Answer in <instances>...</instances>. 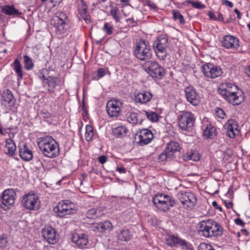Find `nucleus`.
I'll list each match as a JSON object with an SVG mask.
<instances>
[{"label": "nucleus", "mask_w": 250, "mask_h": 250, "mask_svg": "<svg viewBox=\"0 0 250 250\" xmlns=\"http://www.w3.org/2000/svg\"><path fill=\"white\" fill-rule=\"evenodd\" d=\"M144 67L145 71L152 78L161 79L166 74L165 69L156 62H146Z\"/></svg>", "instance_id": "423d86ee"}, {"label": "nucleus", "mask_w": 250, "mask_h": 250, "mask_svg": "<svg viewBox=\"0 0 250 250\" xmlns=\"http://www.w3.org/2000/svg\"><path fill=\"white\" fill-rule=\"evenodd\" d=\"M227 129V135L231 138L235 137L238 134L239 131L238 129V125L236 121L234 120H229L224 125Z\"/></svg>", "instance_id": "aec40b11"}, {"label": "nucleus", "mask_w": 250, "mask_h": 250, "mask_svg": "<svg viewBox=\"0 0 250 250\" xmlns=\"http://www.w3.org/2000/svg\"><path fill=\"white\" fill-rule=\"evenodd\" d=\"M106 35H111L113 32V27L109 23H105L103 28Z\"/></svg>", "instance_id": "49530a36"}, {"label": "nucleus", "mask_w": 250, "mask_h": 250, "mask_svg": "<svg viewBox=\"0 0 250 250\" xmlns=\"http://www.w3.org/2000/svg\"><path fill=\"white\" fill-rule=\"evenodd\" d=\"M235 223H236V224L240 225L241 226H244L245 225V223L243 221L242 219H241L239 218L235 219Z\"/></svg>", "instance_id": "5fc2aeb1"}, {"label": "nucleus", "mask_w": 250, "mask_h": 250, "mask_svg": "<svg viewBox=\"0 0 250 250\" xmlns=\"http://www.w3.org/2000/svg\"><path fill=\"white\" fill-rule=\"evenodd\" d=\"M199 231L205 237L209 238L221 236L223 229L215 221L211 219L204 220L198 224Z\"/></svg>", "instance_id": "f257e3e1"}, {"label": "nucleus", "mask_w": 250, "mask_h": 250, "mask_svg": "<svg viewBox=\"0 0 250 250\" xmlns=\"http://www.w3.org/2000/svg\"><path fill=\"white\" fill-rule=\"evenodd\" d=\"M38 143L40 149L42 152L44 156H58L59 155V147L57 143L51 137L40 138Z\"/></svg>", "instance_id": "7ed1b4c3"}, {"label": "nucleus", "mask_w": 250, "mask_h": 250, "mask_svg": "<svg viewBox=\"0 0 250 250\" xmlns=\"http://www.w3.org/2000/svg\"><path fill=\"white\" fill-rule=\"evenodd\" d=\"M168 47H159L155 48L153 47L156 55L158 57V58L161 61L164 60L167 57V48Z\"/></svg>", "instance_id": "c9c22d12"}, {"label": "nucleus", "mask_w": 250, "mask_h": 250, "mask_svg": "<svg viewBox=\"0 0 250 250\" xmlns=\"http://www.w3.org/2000/svg\"><path fill=\"white\" fill-rule=\"evenodd\" d=\"M93 230L99 233H104L106 231H110L112 229V224L109 221H104L96 224L93 227Z\"/></svg>", "instance_id": "393cba45"}, {"label": "nucleus", "mask_w": 250, "mask_h": 250, "mask_svg": "<svg viewBox=\"0 0 250 250\" xmlns=\"http://www.w3.org/2000/svg\"><path fill=\"white\" fill-rule=\"evenodd\" d=\"M126 21L129 22V25L131 27H134L135 26V21L133 18H129L126 20Z\"/></svg>", "instance_id": "6e6d98bb"}, {"label": "nucleus", "mask_w": 250, "mask_h": 250, "mask_svg": "<svg viewBox=\"0 0 250 250\" xmlns=\"http://www.w3.org/2000/svg\"><path fill=\"white\" fill-rule=\"evenodd\" d=\"M54 212L61 217H66L68 215L73 214L77 211L75 205L70 200H63L58 203L54 208Z\"/></svg>", "instance_id": "39448f33"}, {"label": "nucleus", "mask_w": 250, "mask_h": 250, "mask_svg": "<svg viewBox=\"0 0 250 250\" xmlns=\"http://www.w3.org/2000/svg\"><path fill=\"white\" fill-rule=\"evenodd\" d=\"M94 135L93 129L91 125H87L85 127V138L87 141L92 140Z\"/></svg>", "instance_id": "4c0bfd02"}, {"label": "nucleus", "mask_w": 250, "mask_h": 250, "mask_svg": "<svg viewBox=\"0 0 250 250\" xmlns=\"http://www.w3.org/2000/svg\"><path fill=\"white\" fill-rule=\"evenodd\" d=\"M186 2L190 3L192 7L197 9H202L205 7V5L202 4L200 1H192L191 0H188L186 1Z\"/></svg>", "instance_id": "37998d69"}, {"label": "nucleus", "mask_w": 250, "mask_h": 250, "mask_svg": "<svg viewBox=\"0 0 250 250\" xmlns=\"http://www.w3.org/2000/svg\"><path fill=\"white\" fill-rule=\"evenodd\" d=\"M40 78L41 79V80L43 82V83L44 86H46V84L47 83V80L48 79V77H45V76L44 75H42V76H40Z\"/></svg>", "instance_id": "052dcab7"}, {"label": "nucleus", "mask_w": 250, "mask_h": 250, "mask_svg": "<svg viewBox=\"0 0 250 250\" xmlns=\"http://www.w3.org/2000/svg\"><path fill=\"white\" fill-rule=\"evenodd\" d=\"M184 91L186 99L190 104L194 106L199 104L200 97L193 86L191 85L187 86Z\"/></svg>", "instance_id": "2eb2a0df"}, {"label": "nucleus", "mask_w": 250, "mask_h": 250, "mask_svg": "<svg viewBox=\"0 0 250 250\" xmlns=\"http://www.w3.org/2000/svg\"><path fill=\"white\" fill-rule=\"evenodd\" d=\"M42 117L44 118H49L51 117V114L47 111L42 112Z\"/></svg>", "instance_id": "bf43d9fd"}, {"label": "nucleus", "mask_w": 250, "mask_h": 250, "mask_svg": "<svg viewBox=\"0 0 250 250\" xmlns=\"http://www.w3.org/2000/svg\"><path fill=\"white\" fill-rule=\"evenodd\" d=\"M208 16L209 17L210 19L216 20V17L214 14L213 12H209Z\"/></svg>", "instance_id": "69168bd1"}, {"label": "nucleus", "mask_w": 250, "mask_h": 250, "mask_svg": "<svg viewBox=\"0 0 250 250\" xmlns=\"http://www.w3.org/2000/svg\"><path fill=\"white\" fill-rule=\"evenodd\" d=\"M20 156L27 155L33 156V150L31 146L27 143L20 144L19 146Z\"/></svg>", "instance_id": "cd10ccee"}, {"label": "nucleus", "mask_w": 250, "mask_h": 250, "mask_svg": "<svg viewBox=\"0 0 250 250\" xmlns=\"http://www.w3.org/2000/svg\"><path fill=\"white\" fill-rule=\"evenodd\" d=\"M123 106L122 102L119 100L112 99L106 104V110L109 116L118 117L120 116Z\"/></svg>", "instance_id": "f8f14e48"}, {"label": "nucleus", "mask_w": 250, "mask_h": 250, "mask_svg": "<svg viewBox=\"0 0 250 250\" xmlns=\"http://www.w3.org/2000/svg\"><path fill=\"white\" fill-rule=\"evenodd\" d=\"M237 85L231 83L227 84V87L218 88V92L226 101L234 105L240 104L244 101L243 95H237L234 90H237Z\"/></svg>", "instance_id": "f03ea898"}, {"label": "nucleus", "mask_w": 250, "mask_h": 250, "mask_svg": "<svg viewBox=\"0 0 250 250\" xmlns=\"http://www.w3.org/2000/svg\"><path fill=\"white\" fill-rule=\"evenodd\" d=\"M224 20L223 15L221 13H219L217 16V17L216 18V20H218L219 21H223Z\"/></svg>", "instance_id": "0e129e2a"}, {"label": "nucleus", "mask_w": 250, "mask_h": 250, "mask_svg": "<svg viewBox=\"0 0 250 250\" xmlns=\"http://www.w3.org/2000/svg\"><path fill=\"white\" fill-rule=\"evenodd\" d=\"M46 85L47 86V92L52 97L56 95V92L62 88L64 81L59 77L49 76Z\"/></svg>", "instance_id": "9d476101"}, {"label": "nucleus", "mask_w": 250, "mask_h": 250, "mask_svg": "<svg viewBox=\"0 0 250 250\" xmlns=\"http://www.w3.org/2000/svg\"><path fill=\"white\" fill-rule=\"evenodd\" d=\"M216 114L217 117L221 119H224L226 116L224 111L220 108H217Z\"/></svg>", "instance_id": "de8ad7c7"}, {"label": "nucleus", "mask_w": 250, "mask_h": 250, "mask_svg": "<svg viewBox=\"0 0 250 250\" xmlns=\"http://www.w3.org/2000/svg\"><path fill=\"white\" fill-rule=\"evenodd\" d=\"M146 115L147 119L152 122H157L158 120V114L153 111H146Z\"/></svg>", "instance_id": "ea45409f"}, {"label": "nucleus", "mask_w": 250, "mask_h": 250, "mask_svg": "<svg viewBox=\"0 0 250 250\" xmlns=\"http://www.w3.org/2000/svg\"><path fill=\"white\" fill-rule=\"evenodd\" d=\"M222 4L228 6L229 7H232L233 5V3L231 2H230L228 0H225L223 1Z\"/></svg>", "instance_id": "4d7b16f0"}, {"label": "nucleus", "mask_w": 250, "mask_h": 250, "mask_svg": "<svg viewBox=\"0 0 250 250\" xmlns=\"http://www.w3.org/2000/svg\"><path fill=\"white\" fill-rule=\"evenodd\" d=\"M178 198L185 208L191 209L196 203L195 196L190 192H180L178 194Z\"/></svg>", "instance_id": "9b49d317"}, {"label": "nucleus", "mask_w": 250, "mask_h": 250, "mask_svg": "<svg viewBox=\"0 0 250 250\" xmlns=\"http://www.w3.org/2000/svg\"><path fill=\"white\" fill-rule=\"evenodd\" d=\"M198 250H214L211 245L205 243L200 244L198 246Z\"/></svg>", "instance_id": "a18cd8bd"}, {"label": "nucleus", "mask_w": 250, "mask_h": 250, "mask_svg": "<svg viewBox=\"0 0 250 250\" xmlns=\"http://www.w3.org/2000/svg\"><path fill=\"white\" fill-rule=\"evenodd\" d=\"M128 130L124 126H119L113 129L112 133L117 138H123L126 136Z\"/></svg>", "instance_id": "72a5a7b5"}, {"label": "nucleus", "mask_w": 250, "mask_h": 250, "mask_svg": "<svg viewBox=\"0 0 250 250\" xmlns=\"http://www.w3.org/2000/svg\"><path fill=\"white\" fill-rule=\"evenodd\" d=\"M132 235L127 229H122L117 234V239L121 241L127 242L130 241Z\"/></svg>", "instance_id": "7c9ffc66"}, {"label": "nucleus", "mask_w": 250, "mask_h": 250, "mask_svg": "<svg viewBox=\"0 0 250 250\" xmlns=\"http://www.w3.org/2000/svg\"><path fill=\"white\" fill-rule=\"evenodd\" d=\"M11 65L17 75L18 80L22 79L23 78V73L22 71L21 65V64L19 59H15Z\"/></svg>", "instance_id": "473e14b6"}, {"label": "nucleus", "mask_w": 250, "mask_h": 250, "mask_svg": "<svg viewBox=\"0 0 250 250\" xmlns=\"http://www.w3.org/2000/svg\"><path fill=\"white\" fill-rule=\"evenodd\" d=\"M98 159L99 162L102 164H104L107 161V157H98Z\"/></svg>", "instance_id": "680f3d73"}, {"label": "nucleus", "mask_w": 250, "mask_h": 250, "mask_svg": "<svg viewBox=\"0 0 250 250\" xmlns=\"http://www.w3.org/2000/svg\"><path fill=\"white\" fill-rule=\"evenodd\" d=\"M7 244V238L4 236H1L0 237V246L4 247H6Z\"/></svg>", "instance_id": "8fccbe9b"}, {"label": "nucleus", "mask_w": 250, "mask_h": 250, "mask_svg": "<svg viewBox=\"0 0 250 250\" xmlns=\"http://www.w3.org/2000/svg\"><path fill=\"white\" fill-rule=\"evenodd\" d=\"M1 11L5 14L9 16H20L21 14L13 5H4L1 8Z\"/></svg>", "instance_id": "c756f323"}, {"label": "nucleus", "mask_w": 250, "mask_h": 250, "mask_svg": "<svg viewBox=\"0 0 250 250\" xmlns=\"http://www.w3.org/2000/svg\"><path fill=\"white\" fill-rule=\"evenodd\" d=\"M136 58L141 61L149 60L152 56L150 46L145 41H141L137 44L134 51Z\"/></svg>", "instance_id": "6e6552de"}, {"label": "nucleus", "mask_w": 250, "mask_h": 250, "mask_svg": "<svg viewBox=\"0 0 250 250\" xmlns=\"http://www.w3.org/2000/svg\"><path fill=\"white\" fill-rule=\"evenodd\" d=\"M194 115L190 112L182 111L178 117V125L184 131H188L192 128L195 123Z\"/></svg>", "instance_id": "0eeeda50"}, {"label": "nucleus", "mask_w": 250, "mask_h": 250, "mask_svg": "<svg viewBox=\"0 0 250 250\" xmlns=\"http://www.w3.org/2000/svg\"><path fill=\"white\" fill-rule=\"evenodd\" d=\"M24 68L26 70H31L33 67L32 59L27 55L23 56Z\"/></svg>", "instance_id": "58836bf2"}, {"label": "nucleus", "mask_w": 250, "mask_h": 250, "mask_svg": "<svg viewBox=\"0 0 250 250\" xmlns=\"http://www.w3.org/2000/svg\"><path fill=\"white\" fill-rule=\"evenodd\" d=\"M110 15L113 17L117 22L119 21V18L117 16V9H112L110 11Z\"/></svg>", "instance_id": "09e8293b"}, {"label": "nucleus", "mask_w": 250, "mask_h": 250, "mask_svg": "<svg viewBox=\"0 0 250 250\" xmlns=\"http://www.w3.org/2000/svg\"><path fill=\"white\" fill-rule=\"evenodd\" d=\"M152 202L158 209L164 212L168 211L175 204L174 200L171 196L164 193L155 195L153 197Z\"/></svg>", "instance_id": "20e7f679"}, {"label": "nucleus", "mask_w": 250, "mask_h": 250, "mask_svg": "<svg viewBox=\"0 0 250 250\" xmlns=\"http://www.w3.org/2000/svg\"><path fill=\"white\" fill-rule=\"evenodd\" d=\"M172 15L173 18L175 21L179 20L180 23L181 24H183L185 23V21L183 16L181 15V14L179 12V11L177 10H173L172 11Z\"/></svg>", "instance_id": "a19ab883"}, {"label": "nucleus", "mask_w": 250, "mask_h": 250, "mask_svg": "<svg viewBox=\"0 0 250 250\" xmlns=\"http://www.w3.org/2000/svg\"><path fill=\"white\" fill-rule=\"evenodd\" d=\"M234 12L237 15V18L238 19H240L241 18V13L239 12V11L236 8L234 10Z\"/></svg>", "instance_id": "338daca9"}, {"label": "nucleus", "mask_w": 250, "mask_h": 250, "mask_svg": "<svg viewBox=\"0 0 250 250\" xmlns=\"http://www.w3.org/2000/svg\"><path fill=\"white\" fill-rule=\"evenodd\" d=\"M78 10L82 18L86 23L90 22L89 15L88 14L87 6L83 0H79Z\"/></svg>", "instance_id": "a878e982"}, {"label": "nucleus", "mask_w": 250, "mask_h": 250, "mask_svg": "<svg viewBox=\"0 0 250 250\" xmlns=\"http://www.w3.org/2000/svg\"><path fill=\"white\" fill-rule=\"evenodd\" d=\"M97 212V210L96 208H91L87 211L86 216L89 219H95L98 217Z\"/></svg>", "instance_id": "79ce46f5"}, {"label": "nucleus", "mask_w": 250, "mask_h": 250, "mask_svg": "<svg viewBox=\"0 0 250 250\" xmlns=\"http://www.w3.org/2000/svg\"><path fill=\"white\" fill-rule=\"evenodd\" d=\"M16 146L12 139H7L6 141V146L4 151L6 154L13 156L15 154Z\"/></svg>", "instance_id": "2f4dec72"}, {"label": "nucleus", "mask_w": 250, "mask_h": 250, "mask_svg": "<svg viewBox=\"0 0 250 250\" xmlns=\"http://www.w3.org/2000/svg\"><path fill=\"white\" fill-rule=\"evenodd\" d=\"M134 97V100L136 103L146 104L151 100L153 95L149 91L143 90L135 92Z\"/></svg>", "instance_id": "f3484780"}, {"label": "nucleus", "mask_w": 250, "mask_h": 250, "mask_svg": "<svg viewBox=\"0 0 250 250\" xmlns=\"http://www.w3.org/2000/svg\"><path fill=\"white\" fill-rule=\"evenodd\" d=\"M72 239L73 242L81 249L84 248L88 242L87 235L84 233L80 234L75 233L73 235Z\"/></svg>", "instance_id": "b1692460"}, {"label": "nucleus", "mask_w": 250, "mask_h": 250, "mask_svg": "<svg viewBox=\"0 0 250 250\" xmlns=\"http://www.w3.org/2000/svg\"><path fill=\"white\" fill-rule=\"evenodd\" d=\"M56 18L57 19L56 20L58 21H66L67 20V17L66 15L62 12H58L56 13Z\"/></svg>", "instance_id": "c03bdc74"}, {"label": "nucleus", "mask_w": 250, "mask_h": 250, "mask_svg": "<svg viewBox=\"0 0 250 250\" xmlns=\"http://www.w3.org/2000/svg\"><path fill=\"white\" fill-rule=\"evenodd\" d=\"M202 70L207 77L214 79L221 75V68L209 63H206L202 66Z\"/></svg>", "instance_id": "4468645a"}, {"label": "nucleus", "mask_w": 250, "mask_h": 250, "mask_svg": "<svg viewBox=\"0 0 250 250\" xmlns=\"http://www.w3.org/2000/svg\"><path fill=\"white\" fill-rule=\"evenodd\" d=\"M126 120L129 123L134 125L141 123L142 121L141 114L135 112L128 113L126 114Z\"/></svg>", "instance_id": "c85d7f7f"}, {"label": "nucleus", "mask_w": 250, "mask_h": 250, "mask_svg": "<svg viewBox=\"0 0 250 250\" xmlns=\"http://www.w3.org/2000/svg\"><path fill=\"white\" fill-rule=\"evenodd\" d=\"M138 144L140 146H144L149 144L153 138L152 132L147 129L141 130L138 135Z\"/></svg>", "instance_id": "4be33fe9"}, {"label": "nucleus", "mask_w": 250, "mask_h": 250, "mask_svg": "<svg viewBox=\"0 0 250 250\" xmlns=\"http://www.w3.org/2000/svg\"><path fill=\"white\" fill-rule=\"evenodd\" d=\"M63 0H50L49 2L53 4V6L54 7L56 4H59Z\"/></svg>", "instance_id": "13d9d810"}, {"label": "nucleus", "mask_w": 250, "mask_h": 250, "mask_svg": "<svg viewBox=\"0 0 250 250\" xmlns=\"http://www.w3.org/2000/svg\"><path fill=\"white\" fill-rule=\"evenodd\" d=\"M66 21H58L55 25L56 32L60 34L64 33L66 30Z\"/></svg>", "instance_id": "e433bc0d"}, {"label": "nucleus", "mask_w": 250, "mask_h": 250, "mask_svg": "<svg viewBox=\"0 0 250 250\" xmlns=\"http://www.w3.org/2000/svg\"><path fill=\"white\" fill-rule=\"evenodd\" d=\"M168 47V38L165 35H161L157 38L153 44V47Z\"/></svg>", "instance_id": "bb28decb"}, {"label": "nucleus", "mask_w": 250, "mask_h": 250, "mask_svg": "<svg viewBox=\"0 0 250 250\" xmlns=\"http://www.w3.org/2000/svg\"><path fill=\"white\" fill-rule=\"evenodd\" d=\"M222 46L227 49H237L239 46V40L231 35H226L222 40Z\"/></svg>", "instance_id": "6ab92c4d"}, {"label": "nucleus", "mask_w": 250, "mask_h": 250, "mask_svg": "<svg viewBox=\"0 0 250 250\" xmlns=\"http://www.w3.org/2000/svg\"><path fill=\"white\" fill-rule=\"evenodd\" d=\"M0 101L2 104H8L9 106H14L16 102L14 96L9 89L3 90L0 93Z\"/></svg>", "instance_id": "5701e85b"}, {"label": "nucleus", "mask_w": 250, "mask_h": 250, "mask_svg": "<svg viewBox=\"0 0 250 250\" xmlns=\"http://www.w3.org/2000/svg\"><path fill=\"white\" fill-rule=\"evenodd\" d=\"M22 204L23 206L30 210H36L40 207V201L35 194H28L23 197Z\"/></svg>", "instance_id": "ddd939ff"}, {"label": "nucleus", "mask_w": 250, "mask_h": 250, "mask_svg": "<svg viewBox=\"0 0 250 250\" xmlns=\"http://www.w3.org/2000/svg\"><path fill=\"white\" fill-rule=\"evenodd\" d=\"M16 194L12 189L4 190L0 196V207L7 210L14 204Z\"/></svg>", "instance_id": "1a4fd4ad"}, {"label": "nucleus", "mask_w": 250, "mask_h": 250, "mask_svg": "<svg viewBox=\"0 0 250 250\" xmlns=\"http://www.w3.org/2000/svg\"><path fill=\"white\" fill-rule=\"evenodd\" d=\"M97 73L99 78H101L105 75V71L104 68H100L98 69Z\"/></svg>", "instance_id": "3c124183"}, {"label": "nucleus", "mask_w": 250, "mask_h": 250, "mask_svg": "<svg viewBox=\"0 0 250 250\" xmlns=\"http://www.w3.org/2000/svg\"><path fill=\"white\" fill-rule=\"evenodd\" d=\"M203 134L208 138H213L217 135L216 128L211 124H208L206 128L204 130Z\"/></svg>", "instance_id": "f704fd0d"}, {"label": "nucleus", "mask_w": 250, "mask_h": 250, "mask_svg": "<svg viewBox=\"0 0 250 250\" xmlns=\"http://www.w3.org/2000/svg\"><path fill=\"white\" fill-rule=\"evenodd\" d=\"M185 161L193 160V161H198L200 160V157H183Z\"/></svg>", "instance_id": "864d4df0"}, {"label": "nucleus", "mask_w": 250, "mask_h": 250, "mask_svg": "<svg viewBox=\"0 0 250 250\" xmlns=\"http://www.w3.org/2000/svg\"><path fill=\"white\" fill-rule=\"evenodd\" d=\"M116 170L120 173H125L126 172L125 169L123 167H117Z\"/></svg>", "instance_id": "e2e57ef3"}, {"label": "nucleus", "mask_w": 250, "mask_h": 250, "mask_svg": "<svg viewBox=\"0 0 250 250\" xmlns=\"http://www.w3.org/2000/svg\"><path fill=\"white\" fill-rule=\"evenodd\" d=\"M146 4L148 6L153 9H157V7L156 5L151 0H147L146 1Z\"/></svg>", "instance_id": "603ef678"}, {"label": "nucleus", "mask_w": 250, "mask_h": 250, "mask_svg": "<svg viewBox=\"0 0 250 250\" xmlns=\"http://www.w3.org/2000/svg\"><path fill=\"white\" fill-rule=\"evenodd\" d=\"M245 73L248 76L250 77V66L246 69Z\"/></svg>", "instance_id": "774afa93"}, {"label": "nucleus", "mask_w": 250, "mask_h": 250, "mask_svg": "<svg viewBox=\"0 0 250 250\" xmlns=\"http://www.w3.org/2000/svg\"><path fill=\"white\" fill-rule=\"evenodd\" d=\"M167 244L170 246L179 245L184 250H193L192 245L189 243L174 236H168L167 239Z\"/></svg>", "instance_id": "dca6fc26"}, {"label": "nucleus", "mask_w": 250, "mask_h": 250, "mask_svg": "<svg viewBox=\"0 0 250 250\" xmlns=\"http://www.w3.org/2000/svg\"><path fill=\"white\" fill-rule=\"evenodd\" d=\"M42 235L49 244H54L57 242L56 231L52 228L46 227L43 229Z\"/></svg>", "instance_id": "412c9836"}, {"label": "nucleus", "mask_w": 250, "mask_h": 250, "mask_svg": "<svg viewBox=\"0 0 250 250\" xmlns=\"http://www.w3.org/2000/svg\"><path fill=\"white\" fill-rule=\"evenodd\" d=\"M181 147L179 144L175 141H170L167 144V146L163 153L159 156L165 155V156H171L177 155L180 151Z\"/></svg>", "instance_id": "a211bd4d"}]
</instances>
